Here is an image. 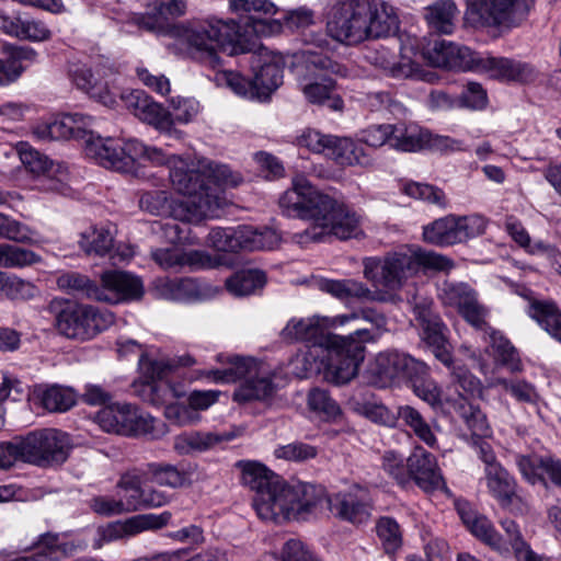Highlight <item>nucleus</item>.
<instances>
[{
  "label": "nucleus",
  "instance_id": "f257e3e1",
  "mask_svg": "<svg viewBox=\"0 0 561 561\" xmlns=\"http://www.w3.org/2000/svg\"><path fill=\"white\" fill-rule=\"evenodd\" d=\"M352 317H334L313 314L306 318H293L283 329L285 339L305 341L311 344L305 356L316 362L319 352L327 353L324 365V378L335 385L351 381L364 359V343L373 340L369 329H356L348 335L329 333L330 329H336L350 323Z\"/></svg>",
  "mask_w": 561,
  "mask_h": 561
},
{
  "label": "nucleus",
  "instance_id": "f03ea898",
  "mask_svg": "<svg viewBox=\"0 0 561 561\" xmlns=\"http://www.w3.org/2000/svg\"><path fill=\"white\" fill-rule=\"evenodd\" d=\"M157 165L169 167L173 188L185 198L170 205V214L183 221L199 222L215 218L227 205L220 187H236L243 181L240 173L225 164L207 162L196 168L180 156H167Z\"/></svg>",
  "mask_w": 561,
  "mask_h": 561
},
{
  "label": "nucleus",
  "instance_id": "7ed1b4c3",
  "mask_svg": "<svg viewBox=\"0 0 561 561\" xmlns=\"http://www.w3.org/2000/svg\"><path fill=\"white\" fill-rule=\"evenodd\" d=\"M289 217L310 219L314 226L297 234V242L320 241L328 234L345 240L360 232V219L344 203L321 192L302 174H297L279 198Z\"/></svg>",
  "mask_w": 561,
  "mask_h": 561
},
{
  "label": "nucleus",
  "instance_id": "20e7f679",
  "mask_svg": "<svg viewBox=\"0 0 561 561\" xmlns=\"http://www.w3.org/2000/svg\"><path fill=\"white\" fill-rule=\"evenodd\" d=\"M423 56L434 67L474 71L499 80L529 82L536 77L535 69L528 64L478 54L445 39L428 44L423 48Z\"/></svg>",
  "mask_w": 561,
  "mask_h": 561
},
{
  "label": "nucleus",
  "instance_id": "39448f33",
  "mask_svg": "<svg viewBox=\"0 0 561 561\" xmlns=\"http://www.w3.org/2000/svg\"><path fill=\"white\" fill-rule=\"evenodd\" d=\"M363 264L364 276L374 286L388 290L401 288L421 268L449 271L454 267V262L449 257L420 247H403L381 259L367 257Z\"/></svg>",
  "mask_w": 561,
  "mask_h": 561
},
{
  "label": "nucleus",
  "instance_id": "423d86ee",
  "mask_svg": "<svg viewBox=\"0 0 561 561\" xmlns=\"http://www.w3.org/2000/svg\"><path fill=\"white\" fill-rule=\"evenodd\" d=\"M175 33L194 57L209 62L217 60L219 51L237 55L252 49L233 20L208 18L176 26Z\"/></svg>",
  "mask_w": 561,
  "mask_h": 561
},
{
  "label": "nucleus",
  "instance_id": "0eeeda50",
  "mask_svg": "<svg viewBox=\"0 0 561 561\" xmlns=\"http://www.w3.org/2000/svg\"><path fill=\"white\" fill-rule=\"evenodd\" d=\"M84 151L103 168L123 173H134L138 162L161 163L164 152L137 139L122 141L116 138L94 136L91 131L85 140Z\"/></svg>",
  "mask_w": 561,
  "mask_h": 561
},
{
  "label": "nucleus",
  "instance_id": "6e6552de",
  "mask_svg": "<svg viewBox=\"0 0 561 561\" xmlns=\"http://www.w3.org/2000/svg\"><path fill=\"white\" fill-rule=\"evenodd\" d=\"M301 58L306 73L299 78V87L305 98L313 104L325 105L334 111L342 110L343 101L336 94L335 82L330 75L345 77L346 68L313 49L302 50Z\"/></svg>",
  "mask_w": 561,
  "mask_h": 561
},
{
  "label": "nucleus",
  "instance_id": "1a4fd4ad",
  "mask_svg": "<svg viewBox=\"0 0 561 561\" xmlns=\"http://www.w3.org/2000/svg\"><path fill=\"white\" fill-rule=\"evenodd\" d=\"M329 497L330 495L327 494L322 485L307 482H299L295 485L285 483L275 504V519H270V522L306 520L311 516H317L325 508L328 510Z\"/></svg>",
  "mask_w": 561,
  "mask_h": 561
},
{
  "label": "nucleus",
  "instance_id": "9d476101",
  "mask_svg": "<svg viewBox=\"0 0 561 561\" xmlns=\"http://www.w3.org/2000/svg\"><path fill=\"white\" fill-rule=\"evenodd\" d=\"M236 467L241 471L242 484L252 490L253 507L263 520L275 519V504L285 485L284 480L265 465L254 460H240Z\"/></svg>",
  "mask_w": 561,
  "mask_h": 561
},
{
  "label": "nucleus",
  "instance_id": "9b49d317",
  "mask_svg": "<svg viewBox=\"0 0 561 561\" xmlns=\"http://www.w3.org/2000/svg\"><path fill=\"white\" fill-rule=\"evenodd\" d=\"M55 322L60 334L84 342L106 330L114 322V316L91 305L67 304L56 314Z\"/></svg>",
  "mask_w": 561,
  "mask_h": 561
},
{
  "label": "nucleus",
  "instance_id": "f8f14e48",
  "mask_svg": "<svg viewBox=\"0 0 561 561\" xmlns=\"http://www.w3.org/2000/svg\"><path fill=\"white\" fill-rule=\"evenodd\" d=\"M369 7L364 0H342L336 3L328 18L327 32L335 41L357 45L367 41L366 16Z\"/></svg>",
  "mask_w": 561,
  "mask_h": 561
},
{
  "label": "nucleus",
  "instance_id": "ddd939ff",
  "mask_svg": "<svg viewBox=\"0 0 561 561\" xmlns=\"http://www.w3.org/2000/svg\"><path fill=\"white\" fill-rule=\"evenodd\" d=\"M486 219L480 215H448L423 227L425 242L446 247L466 242L484 233Z\"/></svg>",
  "mask_w": 561,
  "mask_h": 561
},
{
  "label": "nucleus",
  "instance_id": "4468645a",
  "mask_svg": "<svg viewBox=\"0 0 561 561\" xmlns=\"http://www.w3.org/2000/svg\"><path fill=\"white\" fill-rule=\"evenodd\" d=\"M534 5L535 0H472L467 16L476 24L515 26L527 19Z\"/></svg>",
  "mask_w": 561,
  "mask_h": 561
},
{
  "label": "nucleus",
  "instance_id": "2eb2a0df",
  "mask_svg": "<svg viewBox=\"0 0 561 561\" xmlns=\"http://www.w3.org/2000/svg\"><path fill=\"white\" fill-rule=\"evenodd\" d=\"M23 462L39 467L61 463L67 459V437L56 430H43L20 437Z\"/></svg>",
  "mask_w": 561,
  "mask_h": 561
},
{
  "label": "nucleus",
  "instance_id": "dca6fc26",
  "mask_svg": "<svg viewBox=\"0 0 561 561\" xmlns=\"http://www.w3.org/2000/svg\"><path fill=\"white\" fill-rule=\"evenodd\" d=\"M171 517L172 514L165 511L160 514H138L124 520L107 523L98 528L93 547L100 549L113 541L127 540L145 531L161 529L170 523Z\"/></svg>",
  "mask_w": 561,
  "mask_h": 561
},
{
  "label": "nucleus",
  "instance_id": "f3484780",
  "mask_svg": "<svg viewBox=\"0 0 561 561\" xmlns=\"http://www.w3.org/2000/svg\"><path fill=\"white\" fill-rule=\"evenodd\" d=\"M100 426L121 435H141L153 430L154 419L129 403H115L101 409L96 414Z\"/></svg>",
  "mask_w": 561,
  "mask_h": 561
},
{
  "label": "nucleus",
  "instance_id": "a211bd4d",
  "mask_svg": "<svg viewBox=\"0 0 561 561\" xmlns=\"http://www.w3.org/2000/svg\"><path fill=\"white\" fill-rule=\"evenodd\" d=\"M247 46L252 48L248 53H252L249 62L253 70L254 88L259 91V99H265L283 83L284 58L255 42L247 43Z\"/></svg>",
  "mask_w": 561,
  "mask_h": 561
},
{
  "label": "nucleus",
  "instance_id": "6ab92c4d",
  "mask_svg": "<svg viewBox=\"0 0 561 561\" xmlns=\"http://www.w3.org/2000/svg\"><path fill=\"white\" fill-rule=\"evenodd\" d=\"M438 297L444 306L457 310L472 327L485 328L488 310L479 302L476 290L468 284L444 282L438 289Z\"/></svg>",
  "mask_w": 561,
  "mask_h": 561
},
{
  "label": "nucleus",
  "instance_id": "aec40b11",
  "mask_svg": "<svg viewBox=\"0 0 561 561\" xmlns=\"http://www.w3.org/2000/svg\"><path fill=\"white\" fill-rule=\"evenodd\" d=\"M328 510L334 517L343 522L353 525H363L367 523L371 516L369 492L366 488L354 484L347 490L330 495Z\"/></svg>",
  "mask_w": 561,
  "mask_h": 561
},
{
  "label": "nucleus",
  "instance_id": "412c9836",
  "mask_svg": "<svg viewBox=\"0 0 561 561\" xmlns=\"http://www.w3.org/2000/svg\"><path fill=\"white\" fill-rule=\"evenodd\" d=\"M417 369H422V362L397 351L379 353L369 366L374 382L381 388L408 380Z\"/></svg>",
  "mask_w": 561,
  "mask_h": 561
},
{
  "label": "nucleus",
  "instance_id": "4be33fe9",
  "mask_svg": "<svg viewBox=\"0 0 561 561\" xmlns=\"http://www.w3.org/2000/svg\"><path fill=\"white\" fill-rule=\"evenodd\" d=\"M20 160L25 169L42 179V187L53 192H64L68 173L60 164H55L47 156L33 149L25 142L18 146Z\"/></svg>",
  "mask_w": 561,
  "mask_h": 561
},
{
  "label": "nucleus",
  "instance_id": "5701e85b",
  "mask_svg": "<svg viewBox=\"0 0 561 561\" xmlns=\"http://www.w3.org/2000/svg\"><path fill=\"white\" fill-rule=\"evenodd\" d=\"M144 295L142 282L124 271H106L101 275V285H98V301L121 304L140 299Z\"/></svg>",
  "mask_w": 561,
  "mask_h": 561
},
{
  "label": "nucleus",
  "instance_id": "b1692460",
  "mask_svg": "<svg viewBox=\"0 0 561 561\" xmlns=\"http://www.w3.org/2000/svg\"><path fill=\"white\" fill-rule=\"evenodd\" d=\"M216 360L221 367L208 370L205 376L221 383L242 382L266 364L253 356L232 353H220L216 356Z\"/></svg>",
  "mask_w": 561,
  "mask_h": 561
},
{
  "label": "nucleus",
  "instance_id": "393cba45",
  "mask_svg": "<svg viewBox=\"0 0 561 561\" xmlns=\"http://www.w3.org/2000/svg\"><path fill=\"white\" fill-rule=\"evenodd\" d=\"M278 379V373L265 364L251 377L240 382L232 398L239 403L266 401L276 393L279 387Z\"/></svg>",
  "mask_w": 561,
  "mask_h": 561
},
{
  "label": "nucleus",
  "instance_id": "a878e982",
  "mask_svg": "<svg viewBox=\"0 0 561 561\" xmlns=\"http://www.w3.org/2000/svg\"><path fill=\"white\" fill-rule=\"evenodd\" d=\"M408 461L410 481L413 480L424 491L438 490L445 485L435 456L423 447L415 446Z\"/></svg>",
  "mask_w": 561,
  "mask_h": 561
},
{
  "label": "nucleus",
  "instance_id": "bb28decb",
  "mask_svg": "<svg viewBox=\"0 0 561 561\" xmlns=\"http://www.w3.org/2000/svg\"><path fill=\"white\" fill-rule=\"evenodd\" d=\"M130 100V105L134 106L135 114L142 121L171 138L178 140L183 138V131L174 127L171 113L160 104L151 101L142 91L133 92Z\"/></svg>",
  "mask_w": 561,
  "mask_h": 561
},
{
  "label": "nucleus",
  "instance_id": "cd10ccee",
  "mask_svg": "<svg viewBox=\"0 0 561 561\" xmlns=\"http://www.w3.org/2000/svg\"><path fill=\"white\" fill-rule=\"evenodd\" d=\"M369 59L393 78H413L426 82H434L437 78L433 71L421 68L408 57L397 60V56L386 48L375 51Z\"/></svg>",
  "mask_w": 561,
  "mask_h": 561
},
{
  "label": "nucleus",
  "instance_id": "c85d7f7f",
  "mask_svg": "<svg viewBox=\"0 0 561 561\" xmlns=\"http://www.w3.org/2000/svg\"><path fill=\"white\" fill-rule=\"evenodd\" d=\"M515 462L522 477L530 484H546L543 473H547L552 483L561 489L560 460L538 455H517Z\"/></svg>",
  "mask_w": 561,
  "mask_h": 561
},
{
  "label": "nucleus",
  "instance_id": "c756f323",
  "mask_svg": "<svg viewBox=\"0 0 561 561\" xmlns=\"http://www.w3.org/2000/svg\"><path fill=\"white\" fill-rule=\"evenodd\" d=\"M369 7L366 16L367 39L394 34L399 28V19L392 5L383 1L364 0Z\"/></svg>",
  "mask_w": 561,
  "mask_h": 561
},
{
  "label": "nucleus",
  "instance_id": "7c9ffc66",
  "mask_svg": "<svg viewBox=\"0 0 561 561\" xmlns=\"http://www.w3.org/2000/svg\"><path fill=\"white\" fill-rule=\"evenodd\" d=\"M154 288L160 298L171 301L192 302L207 296L206 289L194 278L159 279Z\"/></svg>",
  "mask_w": 561,
  "mask_h": 561
},
{
  "label": "nucleus",
  "instance_id": "2f4dec72",
  "mask_svg": "<svg viewBox=\"0 0 561 561\" xmlns=\"http://www.w3.org/2000/svg\"><path fill=\"white\" fill-rule=\"evenodd\" d=\"M234 437L236 435L232 432L215 433L190 431L174 437L173 448L180 455L203 453L224 442H230Z\"/></svg>",
  "mask_w": 561,
  "mask_h": 561
},
{
  "label": "nucleus",
  "instance_id": "473e14b6",
  "mask_svg": "<svg viewBox=\"0 0 561 561\" xmlns=\"http://www.w3.org/2000/svg\"><path fill=\"white\" fill-rule=\"evenodd\" d=\"M230 8L239 14H247L244 25L252 28L257 35H266L272 32V23L254 14H275L276 5L270 0H229Z\"/></svg>",
  "mask_w": 561,
  "mask_h": 561
},
{
  "label": "nucleus",
  "instance_id": "72a5a7b5",
  "mask_svg": "<svg viewBox=\"0 0 561 561\" xmlns=\"http://www.w3.org/2000/svg\"><path fill=\"white\" fill-rule=\"evenodd\" d=\"M93 119L81 113L64 114L47 125L46 130L51 139H84L90 136Z\"/></svg>",
  "mask_w": 561,
  "mask_h": 561
},
{
  "label": "nucleus",
  "instance_id": "f704fd0d",
  "mask_svg": "<svg viewBox=\"0 0 561 561\" xmlns=\"http://www.w3.org/2000/svg\"><path fill=\"white\" fill-rule=\"evenodd\" d=\"M431 131L417 124H392L391 148L402 152H417L427 149Z\"/></svg>",
  "mask_w": 561,
  "mask_h": 561
},
{
  "label": "nucleus",
  "instance_id": "c9c22d12",
  "mask_svg": "<svg viewBox=\"0 0 561 561\" xmlns=\"http://www.w3.org/2000/svg\"><path fill=\"white\" fill-rule=\"evenodd\" d=\"M458 513L472 535L502 553L507 551L500 535L485 516L479 515L467 503L458 505Z\"/></svg>",
  "mask_w": 561,
  "mask_h": 561
},
{
  "label": "nucleus",
  "instance_id": "e433bc0d",
  "mask_svg": "<svg viewBox=\"0 0 561 561\" xmlns=\"http://www.w3.org/2000/svg\"><path fill=\"white\" fill-rule=\"evenodd\" d=\"M151 256L157 264L164 270L188 266L192 270L208 266L209 256L202 251H182L179 249H157L151 252Z\"/></svg>",
  "mask_w": 561,
  "mask_h": 561
},
{
  "label": "nucleus",
  "instance_id": "4c0bfd02",
  "mask_svg": "<svg viewBox=\"0 0 561 561\" xmlns=\"http://www.w3.org/2000/svg\"><path fill=\"white\" fill-rule=\"evenodd\" d=\"M238 251L274 249L279 242L277 232L270 228L256 229L252 226L234 227Z\"/></svg>",
  "mask_w": 561,
  "mask_h": 561
},
{
  "label": "nucleus",
  "instance_id": "58836bf2",
  "mask_svg": "<svg viewBox=\"0 0 561 561\" xmlns=\"http://www.w3.org/2000/svg\"><path fill=\"white\" fill-rule=\"evenodd\" d=\"M185 12L184 0L159 1L152 11L146 14H134L133 22L142 30L154 32L163 26L169 16H179Z\"/></svg>",
  "mask_w": 561,
  "mask_h": 561
},
{
  "label": "nucleus",
  "instance_id": "ea45409f",
  "mask_svg": "<svg viewBox=\"0 0 561 561\" xmlns=\"http://www.w3.org/2000/svg\"><path fill=\"white\" fill-rule=\"evenodd\" d=\"M420 327L422 329L423 340L432 348L435 357L450 368L453 365V356L447 339L448 329L442 322L440 318L437 317L433 320H427L426 323Z\"/></svg>",
  "mask_w": 561,
  "mask_h": 561
},
{
  "label": "nucleus",
  "instance_id": "a19ab883",
  "mask_svg": "<svg viewBox=\"0 0 561 561\" xmlns=\"http://www.w3.org/2000/svg\"><path fill=\"white\" fill-rule=\"evenodd\" d=\"M484 480L489 493L497 502L510 503V500L514 496V489L517 488V483L501 463L489 462V467H484Z\"/></svg>",
  "mask_w": 561,
  "mask_h": 561
},
{
  "label": "nucleus",
  "instance_id": "79ce46f5",
  "mask_svg": "<svg viewBox=\"0 0 561 561\" xmlns=\"http://www.w3.org/2000/svg\"><path fill=\"white\" fill-rule=\"evenodd\" d=\"M131 387L135 396L156 407L172 402L173 399H180L185 394L184 389L176 385L134 382Z\"/></svg>",
  "mask_w": 561,
  "mask_h": 561
},
{
  "label": "nucleus",
  "instance_id": "37998d69",
  "mask_svg": "<svg viewBox=\"0 0 561 561\" xmlns=\"http://www.w3.org/2000/svg\"><path fill=\"white\" fill-rule=\"evenodd\" d=\"M317 288L339 300H348L352 298H370L371 291L363 283L352 278L330 279L319 278L316 280Z\"/></svg>",
  "mask_w": 561,
  "mask_h": 561
},
{
  "label": "nucleus",
  "instance_id": "c03bdc74",
  "mask_svg": "<svg viewBox=\"0 0 561 561\" xmlns=\"http://www.w3.org/2000/svg\"><path fill=\"white\" fill-rule=\"evenodd\" d=\"M458 13L453 1L439 0L426 8L425 20L432 31L440 34H451Z\"/></svg>",
  "mask_w": 561,
  "mask_h": 561
},
{
  "label": "nucleus",
  "instance_id": "a18cd8bd",
  "mask_svg": "<svg viewBox=\"0 0 561 561\" xmlns=\"http://www.w3.org/2000/svg\"><path fill=\"white\" fill-rule=\"evenodd\" d=\"M333 161L342 167H371L373 158L364 150V148L347 137H340L335 145V151H332Z\"/></svg>",
  "mask_w": 561,
  "mask_h": 561
},
{
  "label": "nucleus",
  "instance_id": "49530a36",
  "mask_svg": "<svg viewBox=\"0 0 561 561\" xmlns=\"http://www.w3.org/2000/svg\"><path fill=\"white\" fill-rule=\"evenodd\" d=\"M225 284L231 295L243 297L261 290L266 284V276L260 270H243L227 278Z\"/></svg>",
  "mask_w": 561,
  "mask_h": 561
},
{
  "label": "nucleus",
  "instance_id": "de8ad7c7",
  "mask_svg": "<svg viewBox=\"0 0 561 561\" xmlns=\"http://www.w3.org/2000/svg\"><path fill=\"white\" fill-rule=\"evenodd\" d=\"M528 314L554 340L561 343V312L550 302L533 301Z\"/></svg>",
  "mask_w": 561,
  "mask_h": 561
},
{
  "label": "nucleus",
  "instance_id": "09e8293b",
  "mask_svg": "<svg viewBox=\"0 0 561 561\" xmlns=\"http://www.w3.org/2000/svg\"><path fill=\"white\" fill-rule=\"evenodd\" d=\"M399 419L410 427L413 434L430 448H437V438L431 424L411 405L399 407Z\"/></svg>",
  "mask_w": 561,
  "mask_h": 561
},
{
  "label": "nucleus",
  "instance_id": "8fccbe9b",
  "mask_svg": "<svg viewBox=\"0 0 561 561\" xmlns=\"http://www.w3.org/2000/svg\"><path fill=\"white\" fill-rule=\"evenodd\" d=\"M114 242L113 231L104 226H92L81 233L79 244L87 254L103 256Z\"/></svg>",
  "mask_w": 561,
  "mask_h": 561
},
{
  "label": "nucleus",
  "instance_id": "3c124183",
  "mask_svg": "<svg viewBox=\"0 0 561 561\" xmlns=\"http://www.w3.org/2000/svg\"><path fill=\"white\" fill-rule=\"evenodd\" d=\"M138 370L140 378L135 382H157L172 371V364L169 363V357L144 352L138 360Z\"/></svg>",
  "mask_w": 561,
  "mask_h": 561
},
{
  "label": "nucleus",
  "instance_id": "603ef678",
  "mask_svg": "<svg viewBox=\"0 0 561 561\" xmlns=\"http://www.w3.org/2000/svg\"><path fill=\"white\" fill-rule=\"evenodd\" d=\"M411 388L415 396L432 407H436L442 402V390L437 383L430 377L427 367L422 363V369L411 374L409 379Z\"/></svg>",
  "mask_w": 561,
  "mask_h": 561
},
{
  "label": "nucleus",
  "instance_id": "864d4df0",
  "mask_svg": "<svg viewBox=\"0 0 561 561\" xmlns=\"http://www.w3.org/2000/svg\"><path fill=\"white\" fill-rule=\"evenodd\" d=\"M56 284L59 289L69 294H77L96 301L100 297L98 296V284L91 280L88 276L77 272H66L60 274L56 279Z\"/></svg>",
  "mask_w": 561,
  "mask_h": 561
},
{
  "label": "nucleus",
  "instance_id": "5fc2aeb1",
  "mask_svg": "<svg viewBox=\"0 0 561 561\" xmlns=\"http://www.w3.org/2000/svg\"><path fill=\"white\" fill-rule=\"evenodd\" d=\"M144 473L148 481L172 489L182 488L186 481L185 472L170 463H148Z\"/></svg>",
  "mask_w": 561,
  "mask_h": 561
},
{
  "label": "nucleus",
  "instance_id": "6e6d98bb",
  "mask_svg": "<svg viewBox=\"0 0 561 561\" xmlns=\"http://www.w3.org/2000/svg\"><path fill=\"white\" fill-rule=\"evenodd\" d=\"M490 345L495 358L512 373L522 370V363L517 351L510 341L499 331L492 330L489 333Z\"/></svg>",
  "mask_w": 561,
  "mask_h": 561
},
{
  "label": "nucleus",
  "instance_id": "4d7b16f0",
  "mask_svg": "<svg viewBox=\"0 0 561 561\" xmlns=\"http://www.w3.org/2000/svg\"><path fill=\"white\" fill-rule=\"evenodd\" d=\"M307 404L310 411L327 421H334L342 413L340 405L330 393L321 388H313L308 392Z\"/></svg>",
  "mask_w": 561,
  "mask_h": 561
},
{
  "label": "nucleus",
  "instance_id": "13d9d810",
  "mask_svg": "<svg viewBox=\"0 0 561 561\" xmlns=\"http://www.w3.org/2000/svg\"><path fill=\"white\" fill-rule=\"evenodd\" d=\"M376 533L387 553H396L402 547V529L394 518L389 516L380 517L376 523Z\"/></svg>",
  "mask_w": 561,
  "mask_h": 561
},
{
  "label": "nucleus",
  "instance_id": "bf43d9fd",
  "mask_svg": "<svg viewBox=\"0 0 561 561\" xmlns=\"http://www.w3.org/2000/svg\"><path fill=\"white\" fill-rule=\"evenodd\" d=\"M340 137L324 135L319 130L308 128L297 138L300 147H305L314 153H321L333 159L332 151H335V145Z\"/></svg>",
  "mask_w": 561,
  "mask_h": 561
},
{
  "label": "nucleus",
  "instance_id": "052dcab7",
  "mask_svg": "<svg viewBox=\"0 0 561 561\" xmlns=\"http://www.w3.org/2000/svg\"><path fill=\"white\" fill-rule=\"evenodd\" d=\"M35 550L34 561H58L67 556V545L60 542L57 534L42 535L32 547Z\"/></svg>",
  "mask_w": 561,
  "mask_h": 561
},
{
  "label": "nucleus",
  "instance_id": "680f3d73",
  "mask_svg": "<svg viewBox=\"0 0 561 561\" xmlns=\"http://www.w3.org/2000/svg\"><path fill=\"white\" fill-rule=\"evenodd\" d=\"M41 261L42 257L31 250L11 244H0V266L2 267H25Z\"/></svg>",
  "mask_w": 561,
  "mask_h": 561
},
{
  "label": "nucleus",
  "instance_id": "e2e57ef3",
  "mask_svg": "<svg viewBox=\"0 0 561 561\" xmlns=\"http://www.w3.org/2000/svg\"><path fill=\"white\" fill-rule=\"evenodd\" d=\"M381 467L399 485L405 486L410 483L409 461L401 454L394 450L385 451Z\"/></svg>",
  "mask_w": 561,
  "mask_h": 561
},
{
  "label": "nucleus",
  "instance_id": "0e129e2a",
  "mask_svg": "<svg viewBox=\"0 0 561 561\" xmlns=\"http://www.w3.org/2000/svg\"><path fill=\"white\" fill-rule=\"evenodd\" d=\"M43 407L50 412H64L69 410L76 403V396L69 388L53 386L43 391Z\"/></svg>",
  "mask_w": 561,
  "mask_h": 561
},
{
  "label": "nucleus",
  "instance_id": "69168bd1",
  "mask_svg": "<svg viewBox=\"0 0 561 561\" xmlns=\"http://www.w3.org/2000/svg\"><path fill=\"white\" fill-rule=\"evenodd\" d=\"M0 294L10 299H28L35 296L36 287L18 276L0 272Z\"/></svg>",
  "mask_w": 561,
  "mask_h": 561
},
{
  "label": "nucleus",
  "instance_id": "338daca9",
  "mask_svg": "<svg viewBox=\"0 0 561 561\" xmlns=\"http://www.w3.org/2000/svg\"><path fill=\"white\" fill-rule=\"evenodd\" d=\"M317 448L312 445L294 442L275 448L274 456L286 461L302 462L317 456Z\"/></svg>",
  "mask_w": 561,
  "mask_h": 561
},
{
  "label": "nucleus",
  "instance_id": "774afa93",
  "mask_svg": "<svg viewBox=\"0 0 561 561\" xmlns=\"http://www.w3.org/2000/svg\"><path fill=\"white\" fill-rule=\"evenodd\" d=\"M280 561H322L299 539L287 540L280 550Z\"/></svg>",
  "mask_w": 561,
  "mask_h": 561
}]
</instances>
